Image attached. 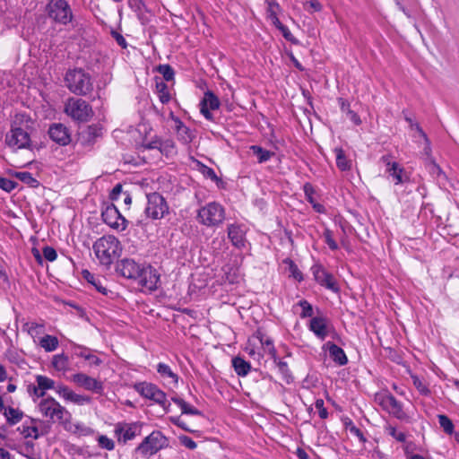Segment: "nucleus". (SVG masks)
<instances>
[{
	"mask_svg": "<svg viewBox=\"0 0 459 459\" xmlns=\"http://www.w3.org/2000/svg\"><path fill=\"white\" fill-rule=\"evenodd\" d=\"M158 71L160 74H162L164 80L167 82H169L174 78V70L169 65H160Z\"/></svg>",
	"mask_w": 459,
	"mask_h": 459,
	"instance_id": "obj_51",
	"label": "nucleus"
},
{
	"mask_svg": "<svg viewBox=\"0 0 459 459\" xmlns=\"http://www.w3.org/2000/svg\"><path fill=\"white\" fill-rule=\"evenodd\" d=\"M315 407L318 411L319 417L323 420L328 417L327 409L325 407L323 399H316L315 402Z\"/></svg>",
	"mask_w": 459,
	"mask_h": 459,
	"instance_id": "obj_56",
	"label": "nucleus"
},
{
	"mask_svg": "<svg viewBox=\"0 0 459 459\" xmlns=\"http://www.w3.org/2000/svg\"><path fill=\"white\" fill-rule=\"evenodd\" d=\"M156 90H157L158 96H159V99L161 103L165 104L170 100V95L169 92V89L165 82H157Z\"/></svg>",
	"mask_w": 459,
	"mask_h": 459,
	"instance_id": "obj_44",
	"label": "nucleus"
},
{
	"mask_svg": "<svg viewBox=\"0 0 459 459\" xmlns=\"http://www.w3.org/2000/svg\"><path fill=\"white\" fill-rule=\"evenodd\" d=\"M4 415L8 424L15 425L22 420L24 413L17 408L7 407L4 411Z\"/></svg>",
	"mask_w": 459,
	"mask_h": 459,
	"instance_id": "obj_35",
	"label": "nucleus"
},
{
	"mask_svg": "<svg viewBox=\"0 0 459 459\" xmlns=\"http://www.w3.org/2000/svg\"><path fill=\"white\" fill-rule=\"evenodd\" d=\"M304 5L306 10L310 13L320 12L323 9V5L318 0H307Z\"/></svg>",
	"mask_w": 459,
	"mask_h": 459,
	"instance_id": "obj_55",
	"label": "nucleus"
},
{
	"mask_svg": "<svg viewBox=\"0 0 459 459\" xmlns=\"http://www.w3.org/2000/svg\"><path fill=\"white\" fill-rule=\"evenodd\" d=\"M388 434L395 438L399 442H403L405 440V434L402 431H398L394 427L389 426L387 428Z\"/></svg>",
	"mask_w": 459,
	"mask_h": 459,
	"instance_id": "obj_59",
	"label": "nucleus"
},
{
	"mask_svg": "<svg viewBox=\"0 0 459 459\" xmlns=\"http://www.w3.org/2000/svg\"><path fill=\"white\" fill-rule=\"evenodd\" d=\"M169 212V206L164 197L158 193H152L147 195V206L145 213L152 220H159Z\"/></svg>",
	"mask_w": 459,
	"mask_h": 459,
	"instance_id": "obj_9",
	"label": "nucleus"
},
{
	"mask_svg": "<svg viewBox=\"0 0 459 459\" xmlns=\"http://www.w3.org/2000/svg\"><path fill=\"white\" fill-rule=\"evenodd\" d=\"M159 151L161 154H164L166 156L173 155L174 153H176V147L174 142L170 139H160Z\"/></svg>",
	"mask_w": 459,
	"mask_h": 459,
	"instance_id": "obj_43",
	"label": "nucleus"
},
{
	"mask_svg": "<svg viewBox=\"0 0 459 459\" xmlns=\"http://www.w3.org/2000/svg\"><path fill=\"white\" fill-rule=\"evenodd\" d=\"M56 393L66 402H71L77 405H83L91 403V398L87 395H82L74 393L67 386L59 385L56 389Z\"/></svg>",
	"mask_w": 459,
	"mask_h": 459,
	"instance_id": "obj_24",
	"label": "nucleus"
},
{
	"mask_svg": "<svg viewBox=\"0 0 459 459\" xmlns=\"http://www.w3.org/2000/svg\"><path fill=\"white\" fill-rule=\"evenodd\" d=\"M163 441L161 433L153 431L142 441L136 451L144 457L152 456L163 447Z\"/></svg>",
	"mask_w": 459,
	"mask_h": 459,
	"instance_id": "obj_10",
	"label": "nucleus"
},
{
	"mask_svg": "<svg viewBox=\"0 0 459 459\" xmlns=\"http://www.w3.org/2000/svg\"><path fill=\"white\" fill-rule=\"evenodd\" d=\"M160 276L156 270L150 265H143L139 277L134 281L144 290L152 291L158 288Z\"/></svg>",
	"mask_w": 459,
	"mask_h": 459,
	"instance_id": "obj_12",
	"label": "nucleus"
},
{
	"mask_svg": "<svg viewBox=\"0 0 459 459\" xmlns=\"http://www.w3.org/2000/svg\"><path fill=\"white\" fill-rule=\"evenodd\" d=\"M231 363L236 374L239 377H246L250 372V363L240 357L233 358Z\"/></svg>",
	"mask_w": 459,
	"mask_h": 459,
	"instance_id": "obj_32",
	"label": "nucleus"
},
{
	"mask_svg": "<svg viewBox=\"0 0 459 459\" xmlns=\"http://www.w3.org/2000/svg\"><path fill=\"white\" fill-rule=\"evenodd\" d=\"M323 237L325 238V243L328 245L329 248L332 250L338 249V244L333 239V232L329 229H325Z\"/></svg>",
	"mask_w": 459,
	"mask_h": 459,
	"instance_id": "obj_52",
	"label": "nucleus"
},
{
	"mask_svg": "<svg viewBox=\"0 0 459 459\" xmlns=\"http://www.w3.org/2000/svg\"><path fill=\"white\" fill-rule=\"evenodd\" d=\"M43 255L49 262L55 261L57 257L56 251L52 247L48 246L43 248Z\"/></svg>",
	"mask_w": 459,
	"mask_h": 459,
	"instance_id": "obj_61",
	"label": "nucleus"
},
{
	"mask_svg": "<svg viewBox=\"0 0 459 459\" xmlns=\"http://www.w3.org/2000/svg\"><path fill=\"white\" fill-rule=\"evenodd\" d=\"M17 186V183L6 178H0V188L10 193Z\"/></svg>",
	"mask_w": 459,
	"mask_h": 459,
	"instance_id": "obj_54",
	"label": "nucleus"
},
{
	"mask_svg": "<svg viewBox=\"0 0 459 459\" xmlns=\"http://www.w3.org/2000/svg\"><path fill=\"white\" fill-rule=\"evenodd\" d=\"M18 430L26 438L32 437L37 439L39 437V429L35 425L34 420H30V423L25 421L21 427L18 428Z\"/></svg>",
	"mask_w": 459,
	"mask_h": 459,
	"instance_id": "obj_33",
	"label": "nucleus"
},
{
	"mask_svg": "<svg viewBox=\"0 0 459 459\" xmlns=\"http://www.w3.org/2000/svg\"><path fill=\"white\" fill-rule=\"evenodd\" d=\"M256 336L258 340V343L260 345V350L263 352V356L264 354H269L272 358L276 361V350L273 345V342L272 338L266 336L260 331L256 332Z\"/></svg>",
	"mask_w": 459,
	"mask_h": 459,
	"instance_id": "obj_26",
	"label": "nucleus"
},
{
	"mask_svg": "<svg viewBox=\"0 0 459 459\" xmlns=\"http://www.w3.org/2000/svg\"><path fill=\"white\" fill-rule=\"evenodd\" d=\"M315 280L326 289L333 291H339V286L333 274L326 272L322 266L315 265L312 267Z\"/></svg>",
	"mask_w": 459,
	"mask_h": 459,
	"instance_id": "obj_17",
	"label": "nucleus"
},
{
	"mask_svg": "<svg viewBox=\"0 0 459 459\" xmlns=\"http://www.w3.org/2000/svg\"><path fill=\"white\" fill-rule=\"evenodd\" d=\"M274 362L276 363L278 369H279L280 373L282 375L283 378L287 382H290V378H291V376H290L287 362H285L281 359H278L277 358H276V361H274Z\"/></svg>",
	"mask_w": 459,
	"mask_h": 459,
	"instance_id": "obj_50",
	"label": "nucleus"
},
{
	"mask_svg": "<svg viewBox=\"0 0 459 459\" xmlns=\"http://www.w3.org/2000/svg\"><path fill=\"white\" fill-rule=\"evenodd\" d=\"M265 4L267 18L272 22L273 24H278V14L281 11L279 3L277 0H265Z\"/></svg>",
	"mask_w": 459,
	"mask_h": 459,
	"instance_id": "obj_30",
	"label": "nucleus"
},
{
	"mask_svg": "<svg viewBox=\"0 0 459 459\" xmlns=\"http://www.w3.org/2000/svg\"><path fill=\"white\" fill-rule=\"evenodd\" d=\"M250 151L253 152L254 155L256 156L257 161L259 163H263L269 160L274 154L273 152L267 151L259 145H251Z\"/></svg>",
	"mask_w": 459,
	"mask_h": 459,
	"instance_id": "obj_38",
	"label": "nucleus"
},
{
	"mask_svg": "<svg viewBox=\"0 0 459 459\" xmlns=\"http://www.w3.org/2000/svg\"><path fill=\"white\" fill-rule=\"evenodd\" d=\"M36 342L47 352L56 351L59 345L58 339L56 336L49 334L39 337V340Z\"/></svg>",
	"mask_w": 459,
	"mask_h": 459,
	"instance_id": "obj_29",
	"label": "nucleus"
},
{
	"mask_svg": "<svg viewBox=\"0 0 459 459\" xmlns=\"http://www.w3.org/2000/svg\"><path fill=\"white\" fill-rule=\"evenodd\" d=\"M51 364L53 368L60 372H65L69 367V359L65 353L54 355Z\"/></svg>",
	"mask_w": 459,
	"mask_h": 459,
	"instance_id": "obj_37",
	"label": "nucleus"
},
{
	"mask_svg": "<svg viewBox=\"0 0 459 459\" xmlns=\"http://www.w3.org/2000/svg\"><path fill=\"white\" fill-rule=\"evenodd\" d=\"M142 424L139 422H118L115 426V434L117 436L118 441L126 443L140 435Z\"/></svg>",
	"mask_w": 459,
	"mask_h": 459,
	"instance_id": "obj_14",
	"label": "nucleus"
},
{
	"mask_svg": "<svg viewBox=\"0 0 459 459\" xmlns=\"http://www.w3.org/2000/svg\"><path fill=\"white\" fill-rule=\"evenodd\" d=\"M82 274L83 279L87 281V282L91 284L100 293L103 295L108 294V290L104 284V282H106V280L104 278L97 276L88 270H83L82 272Z\"/></svg>",
	"mask_w": 459,
	"mask_h": 459,
	"instance_id": "obj_27",
	"label": "nucleus"
},
{
	"mask_svg": "<svg viewBox=\"0 0 459 459\" xmlns=\"http://www.w3.org/2000/svg\"><path fill=\"white\" fill-rule=\"evenodd\" d=\"M284 263L289 264V272H290V275L291 277H293L298 281H303L302 273L300 272V270L298 268L297 264H295V263L292 260L286 259L284 261Z\"/></svg>",
	"mask_w": 459,
	"mask_h": 459,
	"instance_id": "obj_46",
	"label": "nucleus"
},
{
	"mask_svg": "<svg viewBox=\"0 0 459 459\" xmlns=\"http://www.w3.org/2000/svg\"><path fill=\"white\" fill-rule=\"evenodd\" d=\"M413 385L420 392V394L429 395L430 394L427 385L417 376H411Z\"/></svg>",
	"mask_w": 459,
	"mask_h": 459,
	"instance_id": "obj_49",
	"label": "nucleus"
},
{
	"mask_svg": "<svg viewBox=\"0 0 459 459\" xmlns=\"http://www.w3.org/2000/svg\"><path fill=\"white\" fill-rule=\"evenodd\" d=\"M55 388V381L46 376L37 375L36 385H29L28 392L37 398L43 397L48 390Z\"/></svg>",
	"mask_w": 459,
	"mask_h": 459,
	"instance_id": "obj_20",
	"label": "nucleus"
},
{
	"mask_svg": "<svg viewBox=\"0 0 459 459\" xmlns=\"http://www.w3.org/2000/svg\"><path fill=\"white\" fill-rule=\"evenodd\" d=\"M14 176L22 183L26 184L30 187H37L39 185V181L32 176L31 173L28 171L15 172Z\"/></svg>",
	"mask_w": 459,
	"mask_h": 459,
	"instance_id": "obj_40",
	"label": "nucleus"
},
{
	"mask_svg": "<svg viewBox=\"0 0 459 459\" xmlns=\"http://www.w3.org/2000/svg\"><path fill=\"white\" fill-rule=\"evenodd\" d=\"M307 327L309 331L322 341H324L333 330V325H331L330 320L323 315L312 317Z\"/></svg>",
	"mask_w": 459,
	"mask_h": 459,
	"instance_id": "obj_13",
	"label": "nucleus"
},
{
	"mask_svg": "<svg viewBox=\"0 0 459 459\" xmlns=\"http://www.w3.org/2000/svg\"><path fill=\"white\" fill-rule=\"evenodd\" d=\"M5 145L13 152L31 147V139L28 131L21 126H13L4 137Z\"/></svg>",
	"mask_w": 459,
	"mask_h": 459,
	"instance_id": "obj_6",
	"label": "nucleus"
},
{
	"mask_svg": "<svg viewBox=\"0 0 459 459\" xmlns=\"http://www.w3.org/2000/svg\"><path fill=\"white\" fill-rule=\"evenodd\" d=\"M91 353V351L86 347L76 346L75 348V355L79 358L86 359Z\"/></svg>",
	"mask_w": 459,
	"mask_h": 459,
	"instance_id": "obj_63",
	"label": "nucleus"
},
{
	"mask_svg": "<svg viewBox=\"0 0 459 459\" xmlns=\"http://www.w3.org/2000/svg\"><path fill=\"white\" fill-rule=\"evenodd\" d=\"M71 380L77 385L83 387L88 391H92L97 394H101L103 391V385L101 382L84 373L73 375Z\"/></svg>",
	"mask_w": 459,
	"mask_h": 459,
	"instance_id": "obj_18",
	"label": "nucleus"
},
{
	"mask_svg": "<svg viewBox=\"0 0 459 459\" xmlns=\"http://www.w3.org/2000/svg\"><path fill=\"white\" fill-rule=\"evenodd\" d=\"M201 172L205 178H210L214 182L219 181V178L212 168L203 165L201 168Z\"/></svg>",
	"mask_w": 459,
	"mask_h": 459,
	"instance_id": "obj_57",
	"label": "nucleus"
},
{
	"mask_svg": "<svg viewBox=\"0 0 459 459\" xmlns=\"http://www.w3.org/2000/svg\"><path fill=\"white\" fill-rule=\"evenodd\" d=\"M65 86L76 95H87L92 90V82L89 74L82 68L70 69L65 75Z\"/></svg>",
	"mask_w": 459,
	"mask_h": 459,
	"instance_id": "obj_2",
	"label": "nucleus"
},
{
	"mask_svg": "<svg viewBox=\"0 0 459 459\" xmlns=\"http://www.w3.org/2000/svg\"><path fill=\"white\" fill-rule=\"evenodd\" d=\"M225 220V209L217 202L202 206L197 212V221L206 227H217Z\"/></svg>",
	"mask_w": 459,
	"mask_h": 459,
	"instance_id": "obj_4",
	"label": "nucleus"
},
{
	"mask_svg": "<svg viewBox=\"0 0 459 459\" xmlns=\"http://www.w3.org/2000/svg\"><path fill=\"white\" fill-rule=\"evenodd\" d=\"M438 422L446 433L452 434L454 432V424L447 416L438 415Z\"/></svg>",
	"mask_w": 459,
	"mask_h": 459,
	"instance_id": "obj_48",
	"label": "nucleus"
},
{
	"mask_svg": "<svg viewBox=\"0 0 459 459\" xmlns=\"http://www.w3.org/2000/svg\"><path fill=\"white\" fill-rule=\"evenodd\" d=\"M50 139L61 146H65L71 142V134L69 129L61 123H55L48 128Z\"/></svg>",
	"mask_w": 459,
	"mask_h": 459,
	"instance_id": "obj_19",
	"label": "nucleus"
},
{
	"mask_svg": "<svg viewBox=\"0 0 459 459\" xmlns=\"http://www.w3.org/2000/svg\"><path fill=\"white\" fill-rule=\"evenodd\" d=\"M304 192L307 202L312 205L313 209L319 213H324L325 209L323 204L317 203L316 198H314V189L310 184H306L304 186Z\"/></svg>",
	"mask_w": 459,
	"mask_h": 459,
	"instance_id": "obj_34",
	"label": "nucleus"
},
{
	"mask_svg": "<svg viewBox=\"0 0 459 459\" xmlns=\"http://www.w3.org/2000/svg\"><path fill=\"white\" fill-rule=\"evenodd\" d=\"M178 439L184 446H186L188 449L194 450L196 448L197 445L196 443L189 437L187 436H179Z\"/></svg>",
	"mask_w": 459,
	"mask_h": 459,
	"instance_id": "obj_58",
	"label": "nucleus"
},
{
	"mask_svg": "<svg viewBox=\"0 0 459 459\" xmlns=\"http://www.w3.org/2000/svg\"><path fill=\"white\" fill-rule=\"evenodd\" d=\"M425 166L431 176L436 178H440L442 176L445 177L441 168L435 162L432 158L427 160Z\"/></svg>",
	"mask_w": 459,
	"mask_h": 459,
	"instance_id": "obj_45",
	"label": "nucleus"
},
{
	"mask_svg": "<svg viewBox=\"0 0 459 459\" xmlns=\"http://www.w3.org/2000/svg\"><path fill=\"white\" fill-rule=\"evenodd\" d=\"M380 406L396 418H402L403 412L401 403L391 394H383L378 398Z\"/></svg>",
	"mask_w": 459,
	"mask_h": 459,
	"instance_id": "obj_23",
	"label": "nucleus"
},
{
	"mask_svg": "<svg viewBox=\"0 0 459 459\" xmlns=\"http://www.w3.org/2000/svg\"><path fill=\"white\" fill-rule=\"evenodd\" d=\"M245 351L254 359L260 360L263 358V352L260 350L256 333L247 340Z\"/></svg>",
	"mask_w": 459,
	"mask_h": 459,
	"instance_id": "obj_28",
	"label": "nucleus"
},
{
	"mask_svg": "<svg viewBox=\"0 0 459 459\" xmlns=\"http://www.w3.org/2000/svg\"><path fill=\"white\" fill-rule=\"evenodd\" d=\"M92 249L97 259L104 265H110L122 253L121 243L113 235H105L98 238L94 242Z\"/></svg>",
	"mask_w": 459,
	"mask_h": 459,
	"instance_id": "obj_1",
	"label": "nucleus"
},
{
	"mask_svg": "<svg viewBox=\"0 0 459 459\" xmlns=\"http://www.w3.org/2000/svg\"><path fill=\"white\" fill-rule=\"evenodd\" d=\"M295 307H299L301 308V312L299 314V316L301 318L314 317L313 307L307 300L301 299L295 305Z\"/></svg>",
	"mask_w": 459,
	"mask_h": 459,
	"instance_id": "obj_42",
	"label": "nucleus"
},
{
	"mask_svg": "<svg viewBox=\"0 0 459 459\" xmlns=\"http://www.w3.org/2000/svg\"><path fill=\"white\" fill-rule=\"evenodd\" d=\"M103 221L117 231H123L127 227V221L114 205H108L101 212Z\"/></svg>",
	"mask_w": 459,
	"mask_h": 459,
	"instance_id": "obj_11",
	"label": "nucleus"
},
{
	"mask_svg": "<svg viewBox=\"0 0 459 459\" xmlns=\"http://www.w3.org/2000/svg\"><path fill=\"white\" fill-rule=\"evenodd\" d=\"M99 446L108 451H111L115 448L114 441L105 435H99L97 437Z\"/></svg>",
	"mask_w": 459,
	"mask_h": 459,
	"instance_id": "obj_47",
	"label": "nucleus"
},
{
	"mask_svg": "<svg viewBox=\"0 0 459 459\" xmlns=\"http://www.w3.org/2000/svg\"><path fill=\"white\" fill-rule=\"evenodd\" d=\"M220 108L219 99L212 92L207 91L204 93L203 100L200 102V112L207 120H213V116L211 110H216Z\"/></svg>",
	"mask_w": 459,
	"mask_h": 459,
	"instance_id": "obj_21",
	"label": "nucleus"
},
{
	"mask_svg": "<svg viewBox=\"0 0 459 459\" xmlns=\"http://www.w3.org/2000/svg\"><path fill=\"white\" fill-rule=\"evenodd\" d=\"M37 407L43 417L53 422H63L71 418L70 412L56 399L50 396L40 400Z\"/></svg>",
	"mask_w": 459,
	"mask_h": 459,
	"instance_id": "obj_3",
	"label": "nucleus"
},
{
	"mask_svg": "<svg viewBox=\"0 0 459 459\" xmlns=\"http://www.w3.org/2000/svg\"><path fill=\"white\" fill-rule=\"evenodd\" d=\"M129 7L134 12H141L143 6L142 0H128Z\"/></svg>",
	"mask_w": 459,
	"mask_h": 459,
	"instance_id": "obj_64",
	"label": "nucleus"
},
{
	"mask_svg": "<svg viewBox=\"0 0 459 459\" xmlns=\"http://www.w3.org/2000/svg\"><path fill=\"white\" fill-rule=\"evenodd\" d=\"M175 123H176L177 133H178L179 138L183 142L188 143L191 140L189 128L186 127L184 125V123L178 118H175Z\"/></svg>",
	"mask_w": 459,
	"mask_h": 459,
	"instance_id": "obj_41",
	"label": "nucleus"
},
{
	"mask_svg": "<svg viewBox=\"0 0 459 459\" xmlns=\"http://www.w3.org/2000/svg\"><path fill=\"white\" fill-rule=\"evenodd\" d=\"M382 162L385 165V171L395 185H400L409 180V176L405 172L403 166L396 161H392L390 156L385 155L381 158Z\"/></svg>",
	"mask_w": 459,
	"mask_h": 459,
	"instance_id": "obj_15",
	"label": "nucleus"
},
{
	"mask_svg": "<svg viewBox=\"0 0 459 459\" xmlns=\"http://www.w3.org/2000/svg\"><path fill=\"white\" fill-rule=\"evenodd\" d=\"M157 371L163 378H169L170 382L173 384H177L178 381V377L175 374L171 368L165 363H159L157 365Z\"/></svg>",
	"mask_w": 459,
	"mask_h": 459,
	"instance_id": "obj_39",
	"label": "nucleus"
},
{
	"mask_svg": "<svg viewBox=\"0 0 459 459\" xmlns=\"http://www.w3.org/2000/svg\"><path fill=\"white\" fill-rule=\"evenodd\" d=\"M172 402L176 403L180 409L182 414H187V415H201V411L191 405L190 403H186L185 400L179 397H172Z\"/></svg>",
	"mask_w": 459,
	"mask_h": 459,
	"instance_id": "obj_36",
	"label": "nucleus"
},
{
	"mask_svg": "<svg viewBox=\"0 0 459 459\" xmlns=\"http://www.w3.org/2000/svg\"><path fill=\"white\" fill-rule=\"evenodd\" d=\"M336 166L342 171H347L351 169L352 162L344 153L342 148H334Z\"/></svg>",
	"mask_w": 459,
	"mask_h": 459,
	"instance_id": "obj_31",
	"label": "nucleus"
},
{
	"mask_svg": "<svg viewBox=\"0 0 459 459\" xmlns=\"http://www.w3.org/2000/svg\"><path fill=\"white\" fill-rule=\"evenodd\" d=\"M323 349L328 351L329 356L336 364L340 366L347 364V356L341 347L332 342H327L324 344Z\"/></svg>",
	"mask_w": 459,
	"mask_h": 459,
	"instance_id": "obj_25",
	"label": "nucleus"
},
{
	"mask_svg": "<svg viewBox=\"0 0 459 459\" xmlns=\"http://www.w3.org/2000/svg\"><path fill=\"white\" fill-rule=\"evenodd\" d=\"M143 267V264H137L134 260L125 258L117 264V272L126 279L135 281Z\"/></svg>",
	"mask_w": 459,
	"mask_h": 459,
	"instance_id": "obj_16",
	"label": "nucleus"
},
{
	"mask_svg": "<svg viewBox=\"0 0 459 459\" xmlns=\"http://www.w3.org/2000/svg\"><path fill=\"white\" fill-rule=\"evenodd\" d=\"M46 12L50 20L60 25H68L74 20V13L66 0H49Z\"/></svg>",
	"mask_w": 459,
	"mask_h": 459,
	"instance_id": "obj_5",
	"label": "nucleus"
},
{
	"mask_svg": "<svg viewBox=\"0 0 459 459\" xmlns=\"http://www.w3.org/2000/svg\"><path fill=\"white\" fill-rule=\"evenodd\" d=\"M134 389L143 397L152 400L156 403L160 404L166 412L169 411L170 403L167 400L166 394L157 385L143 382L135 384Z\"/></svg>",
	"mask_w": 459,
	"mask_h": 459,
	"instance_id": "obj_7",
	"label": "nucleus"
},
{
	"mask_svg": "<svg viewBox=\"0 0 459 459\" xmlns=\"http://www.w3.org/2000/svg\"><path fill=\"white\" fill-rule=\"evenodd\" d=\"M169 420L170 422H172L174 425L181 428L182 429H184L185 431H187V432H194V430H192L191 429H189L187 427V425L185 423V421H183L181 420L180 417H170L169 418Z\"/></svg>",
	"mask_w": 459,
	"mask_h": 459,
	"instance_id": "obj_62",
	"label": "nucleus"
},
{
	"mask_svg": "<svg viewBox=\"0 0 459 459\" xmlns=\"http://www.w3.org/2000/svg\"><path fill=\"white\" fill-rule=\"evenodd\" d=\"M43 331V325L37 324V323H30L28 324V333L29 334L33 337L34 342H36V338L39 337V335Z\"/></svg>",
	"mask_w": 459,
	"mask_h": 459,
	"instance_id": "obj_53",
	"label": "nucleus"
},
{
	"mask_svg": "<svg viewBox=\"0 0 459 459\" xmlns=\"http://www.w3.org/2000/svg\"><path fill=\"white\" fill-rule=\"evenodd\" d=\"M273 25L281 32V34L285 39H287L289 41H293V36H292L290 30L288 29V27L283 25L280 21H279L278 24H273Z\"/></svg>",
	"mask_w": 459,
	"mask_h": 459,
	"instance_id": "obj_60",
	"label": "nucleus"
},
{
	"mask_svg": "<svg viewBox=\"0 0 459 459\" xmlns=\"http://www.w3.org/2000/svg\"><path fill=\"white\" fill-rule=\"evenodd\" d=\"M228 238L231 244L238 249H242L246 246V230L239 224H230L227 228Z\"/></svg>",
	"mask_w": 459,
	"mask_h": 459,
	"instance_id": "obj_22",
	"label": "nucleus"
},
{
	"mask_svg": "<svg viewBox=\"0 0 459 459\" xmlns=\"http://www.w3.org/2000/svg\"><path fill=\"white\" fill-rule=\"evenodd\" d=\"M65 112L74 120L86 122L92 115L91 106L82 99L70 98L65 103Z\"/></svg>",
	"mask_w": 459,
	"mask_h": 459,
	"instance_id": "obj_8",
	"label": "nucleus"
}]
</instances>
